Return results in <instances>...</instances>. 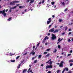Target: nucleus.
<instances>
[{"label": "nucleus", "mask_w": 73, "mask_h": 73, "mask_svg": "<svg viewBox=\"0 0 73 73\" xmlns=\"http://www.w3.org/2000/svg\"><path fill=\"white\" fill-rule=\"evenodd\" d=\"M51 60H52V59H50L48 61L46 62V64H48V63H49V64L50 65L49 66L47 65L46 66V69H48V68H52V65H51V64H52V62L51 61Z\"/></svg>", "instance_id": "obj_1"}, {"label": "nucleus", "mask_w": 73, "mask_h": 73, "mask_svg": "<svg viewBox=\"0 0 73 73\" xmlns=\"http://www.w3.org/2000/svg\"><path fill=\"white\" fill-rule=\"evenodd\" d=\"M52 37H51V38L52 40H56L57 37L54 34H52Z\"/></svg>", "instance_id": "obj_2"}, {"label": "nucleus", "mask_w": 73, "mask_h": 73, "mask_svg": "<svg viewBox=\"0 0 73 73\" xmlns=\"http://www.w3.org/2000/svg\"><path fill=\"white\" fill-rule=\"evenodd\" d=\"M52 18H50L48 19V20L47 21V24H49L50 23L52 22Z\"/></svg>", "instance_id": "obj_3"}, {"label": "nucleus", "mask_w": 73, "mask_h": 73, "mask_svg": "<svg viewBox=\"0 0 73 73\" xmlns=\"http://www.w3.org/2000/svg\"><path fill=\"white\" fill-rule=\"evenodd\" d=\"M64 61H62L61 62V63L60 64L59 66L60 67H63L64 66H63V63H64Z\"/></svg>", "instance_id": "obj_4"}, {"label": "nucleus", "mask_w": 73, "mask_h": 73, "mask_svg": "<svg viewBox=\"0 0 73 73\" xmlns=\"http://www.w3.org/2000/svg\"><path fill=\"white\" fill-rule=\"evenodd\" d=\"M19 1H13V3L10 2V5H13V3H19Z\"/></svg>", "instance_id": "obj_5"}, {"label": "nucleus", "mask_w": 73, "mask_h": 73, "mask_svg": "<svg viewBox=\"0 0 73 73\" xmlns=\"http://www.w3.org/2000/svg\"><path fill=\"white\" fill-rule=\"evenodd\" d=\"M49 32H54V28H53L49 30Z\"/></svg>", "instance_id": "obj_6"}, {"label": "nucleus", "mask_w": 73, "mask_h": 73, "mask_svg": "<svg viewBox=\"0 0 73 73\" xmlns=\"http://www.w3.org/2000/svg\"><path fill=\"white\" fill-rule=\"evenodd\" d=\"M58 32V30L56 29L55 30V31H54L53 33H57V32Z\"/></svg>", "instance_id": "obj_7"}, {"label": "nucleus", "mask_w": 73, "mask_h": 73, "mask_svg": "<svg viewBox=\"0 0 73 73\" xmlns=\"http://www.w3.org/2000/svg\"><path fill=\"white\" fill-rule=\"evenodd\" d=\"M9 50L8 49H6L5 50V52L7 53H9Z\"/></svg>", "instance_id": "obj_8"}, {"label": "nucleus", "mask_w": 73, "mask_h": 73, "mask_svg": "<svg viewBox=\"0 0 73 73\" xmlns=\"http://www.w3.org/2000/svg\"><path fill=\"white\" fill-rule=\"evenodd\" d=\"M27 69H24L23 72V73H25V72H27Z\"/></svg>", "instance_id": "obj_9"}, {"label": "nucleus", "mask_w": 73, "mask_h": 73, "mask_svg": "<svg viewBox=\"0 0 73 73\" xmlns=\"http://www.w3.org/2000/svg\"><path fill=\"white\" fill-rule=\"evenodd\" d=\"M64 69L65 70H66V71L67 72H68V71L69 70V69H68V68H65Z\"/></svg>", "instance_id": "obj_10"}, {"label": "nucleus", "mask_w": 73, "mask_h": 73, "mask_svg": "<svg viewBox=\"0 0 73 73\" xmlns=\"http://www.w3.org/2000/svg\"><path fill=\"white\" fill-rule=\"evenodd\" d=\"M25 7H24L23 6H20L19 7V8H21V9L23 8H24Z\"/></svg>", "instance_id": "obj_11"}, {"label": "nucleus", "mask_w": 73, "mask_h": 73, "mask_svg": "<svg viewBox=\"0 0 73 73\" xmlns=\"http://www.w3.org/2000/svg\"><path fill=\"white\" fill-rule=\"evenodd\" d=\"M61 3L62 4V5H63L64 6H65V3H64V2H61Z\"/></svg>", "instance_id": "obj_12"}, {"label": "nucleus", "mask_w": 73, "mask_h": 73, "mask_svg": "<svg viewBox=\"0 0 73 73\" xmlns=\"http://www.w3.org/2000/svg\"><path fill=\"white\" fill-rule=\"evenodd\" d=\"M50 56V54L48 53V54H47V55H46L45 57H49Z\"/></svg>", "instance_id": "obj_13"}, {"label": "nucleus", "mask_w": 73, "mask_h": 73, "mask_svg": "<svg viewBox=\"0 0 73 73\" xmlns=\"http://www.w3.org/2000/svg\"><path fill=\"white\" fill-rule=\"evenodd\" d=\"M5 12V9H4L2 11V14H3V13H4Z\"/></svg>", "instance_id": "obj_14"}, {"label": "nucleus", "mask_w": 73, "mask_h": 73, "mask_svg": "<svg viewBox=\"0 0 73 73\" xmlns=\"http://www.w3.org/2000/svg\"><path fill=\"white\" fill-rule=\"evenodd\" d=\"M56 52H57V49L55 48L54 49V50L53 51V53H56Z\"/></svg>", "instance_id": "obj_15"}, {"label": "nucleus", "mask_w": 73, "mask_h": 73, "mask_svg": "<svg viewBox=\"0 0 73 73\" xmlns=\"http://www.w3.org/2000/svg\"><path fill=\"white\" fill-rule=\"evenodd\" d=\"M48 37L46 36L44 38V40H46V39H48Z\"/></svg>", "instance_id": "obj_16"}, {"label": "nucleus", "mask_w": 73, "mask_h": 73, "mask_svg": "<svg viewBox=\"0 0 73 73\" xmlns=\"http://www.w3.org/2000/svg\"><path fill=\"white\" fill-rule=\"evenodd\" d=\"M64 28L65 29V31H66L68 29V27H67V26L64 27Z\"/></svg>", "instance_id": "obj_17"}, {"label": "nucleus", "mask_w": 73, "mask_h": 73, "mask_svg": "<svg viewBox=\"0 0 73 73\" xmlns=\"http://www.w3.org/2000/svg\"><path fill=\"white\" fill-rule=\"evenodd\" d=\"M41 56H42V55L41 54L40 55L38 56V58H40Z\"/></svg>", "instance_id": "obj_18"}, {"label": "nucleus", "mask_w": 73, "mask_h": 73, "mask_svg": "<svg viewBox=\"0 0 73 73\" xmlns=\"http://www.w3.org/2000/svg\"><path fill=\"white\" fill-rule=\"evenodd\" d=\"M8 20V21H11V20H12V17L9 18Z\"/></svg>", "instance_id": "obj_19"}, {"label": "nucleus", "mask_w": 73, "mask_h": 73, "mask_svg": "<svg viewBox=\"0 0 73 73\" xmlns=\"http://www.w3.org/2000/svg\"><path fill=\"white\" fill-rule=\"evenodd\" d=\"M59 23H61V21H62V20L60 19L59 20Z\"/></svg>", "instance_id": "obj_20"}, {"label": "nucleus", "mask_w": 73, "mask_h": 73, "mask_svg": "<svg viewBox=\"0 0 73 73\" xmlns=\"http://www.w3.org/2000/svg\"><path fill=\"white\" fill-rule=\"evenodd\" d=\"M17 8V6H15L14 7L11 8V9H15V8Z\"/></svg>", "instance_id": "obj_21"}, {"label": "nucleus", "mask_w": 73, "mask_h": 73, "mask_svg": "<svg viewBox=\"0 0 73 73\" xmlns=\"http://www.w3.org/2000/svg\"><path fill=\"white\" fill-rule=\"evenodd\" d=\"M61 72V70H59L57 71L56 72L57 73H59V72Z\"/></svg>", "instance_id": "obj_22"}, {"label": "nucleus", "mask_w": 73, "mask_h": 73, "mask_svg": "<svg viewBox=\"0 0 73 73\" xmlns=\"http://www.w3.org/2000/svg\"><path fill=\"white\" fill-rule=\"evenodd\" d=\"M58 47L59 49H60L61 48V46L59 45H58Z\"/></svg>", "instance_id": "obj_23"}, {"label": "nucleus", "mask_w": 73, "mask_h": 73, "mask_svg": "<svg viewBox=\"0 0 73 73\" xmlns=\"http://www.w3.org/2000/svg\"><path fill=\"white\" fill-rule=\"evenodd\" d=\"M51 4H52V5H54V2L52 1L51 3Z\"/></svg>", "instance_id": "obj_24"}, {"label": "nucleus", "mask_w": 73, "mask_h": 73, "mask_svg": "<svg viewBox=\"0 0 73 73\" xmlns=\"http://www.w3.org/2000/svg\"><path fill=\"white\" fill-rule=\"evenodd\" d=\"M31 68H29V70L27 71V72L28 73H29V71H30V70H31Z\"/></svg>", "instance_id": "obj_25"}, {"label": "nucleus", "mask_w": 73, "mask_h": 73, "mask_svg": "<svg viewBox=\"0 0 73 73\" xmlns=\"http://www.w3.org/2000/svg\"><path fill=\"white\" fill-rule=\"evenodd\" d=\"M3 15L4 16H5L7 15V13H3Z\"/></svg>", "instance_id": "obj_26"}, {"label": "nucleus", "mask_w": 73, "mask_h": 73, "mask_svg": "<svg viewBox=\"0 0 73 73\" xmlns=\"http://www.w3.org/2000/svg\"><path fill=\"white\" fill-rule=\"evenodd\" d=\"M11 62H15V60H11Z\"/></svg>", "instance_id": "obj_27"}, {"label": "nucleus", "mask_w": 73, "mask_h": 73, "mask_svg": "<svg viewBox=\"0 0 73 73\" xmlns=\"http://www.w3.org/2000/svg\"><path fill=\"white\" fill-rule=\"evenodd\" d=\"M21 66V64H19L17 68L18 69H19L20 68V66Z\"/></svg>", "instance_id": "obj_28"}, {"label": "nucleus", "mask_w": 73, "mask_h": 73, "mask_svg": "<svg viewBox=\"0 0 73 73\" xmlns=\"http://www.w3.org/2000/svg\"><path fill=\"white\" fill-rule=\"evenodd\" d=\"M68 9L67 8H66L65 9L64 11V12H66V11Z\"/></svg>", "instance_id": "obj_29"}, {"label": "nucleus", "mask_w": 73, "mask_h": 73, "mask_svg": "<svg viewBox=\"0 0 73 73\" xmlns=\"http://www.w3.org/2000/svg\"><path fill=\"white\" fill-rule=\"evenodd\" d=\"M11 9H11V8H10V10H9V11L10 12H12V10Z\"/></svg>", "instance_id": "obj_30"}, {"label": "nucleus", "mask_w": 73, "mask_h": 73, "mask_svg": "<svg viewBox=\"0 0 73 73\" xmlns=\"http://www.w3.org/2000/svg\"><path fill=\"white\" fill-rule=\"evenodd\" d=\"M61 40V38H59L58 40V41H60V40Z\"/></svg>", "instance_id": "obj_31"}, {"label": "nucleus", "mask_w": 73, "mask_h": 73, "mask_svg": "<svg viewBox=\"0 0 73 73\" xmlns=\"http://www.w3.org/2000/svg\"><path fill=\"white\" fill-rule=\"evenodd\" d=\"M45 40L44 39L42 41V43H44V42H45Z\"/></svg>", "instance_id": "obj_32"}, {"label": "nucleus", "mask_w": 73, "mask_h": 73, "mask_svg": "<svg viewBox=\"0 0 73 73\" xmlns=\"http://www.w3.org/2000/svg\"><path fill=\"white\" fill-rule=\"evenodd\" d=\"M50 50V48L47 49L46 50V51H47V52H48Z\"/></svg>", "instance_id": "obj_33"}, {"label": "nucleus", "mask_w": 73, "mask_h": 73, "mask_svg": "<svg viewBox=\"0 0 73 73\" xmlns=\"http://www.w3.org/2000/svg\"><path fill=\"white\" fill-rule=\"evenodd\" d=\"M48 52H44V54H47Z\"/></svg>", "instance_id": "obj_34"}, {"label": "nucleus", "mask_w": 73, "mask_h": 73, "mask_svg": "<svg viewBox=\"0 0 73 73\" xmlns=\"http://www.w3.org/2000/svg\"><path fill=\"white\" fill-rule=\"evenodd\" d=\"M27 52H26V53H24L23 54V55L24 56H25V55H27Z\"/></svg>", "instance_id": "obj_35"}, {"label": "nucleus", "mask_w": 73, "mask_h": 73, "mask_svg": "<svg viewBox=\"0 0 73 73\" xmlns=\"http://www.w3.org/2000/svg\"><path fill=\"white\" fill-rule=\"evenodd\" d=\"M37 61V60H36L34 62V63H36Z\"/></svg>", "instance_id": "obj_36"}, {"label": "nucleus", "mask_w": 73, "mask_h": 73, "mask_svg": "<svg viewBox=\"0 0 73 73\" xmlns=\"http://www.w3.org/2000/svg\"><path fill=\"white\" fill-rule=\"evenodd\" d=\"M30 1L32 3H33V2L34 1L33 0H31Z\"/></svg>", "instance_id": "obj_37"}, {"label": "nucleus", "mask_w": 73, "mask_h": 73, "mask_svg": "<svg viewBox=\"0 0 73 73\" xmlns=\"http://www.w3.org/2000/svg\"><path fill=\"white\" fill-rule=\"evenodd\" d=\"M20 58V56H18L17 57L16 59H18V58Z\"/></svg>", "instance_id": "obj_38"}, {"label": "nucleus", "mask_w": 73, "mask_h": 73, "mask_svg": "<svg viewBox=\"0 0 73 73\" xmlns=\"http://www.w3.org/2000/svg\"><path fill=\"white\" fill-rule=\"evenodd\" d=\"M44 1V0H43V1H42V4L43 3H44V1Z\"/></svg>", "instance_id": "obj_39"}, {"label": "nucleus", "mask_w": 73, "mask_h": 73, "mask_svg": "<svg viewBox=\"0 0 73 73\" xmlns=\"http://www.w3.org/2000/svg\"><path fill=\"white\" fill-rule=\"evenodd\" d=\"M72 65H73V64L72 63H70V66H72Z\"/></svg>", "instance_id": "obj_40"}, {"label": "nucleus", "mask_w": 73, "mask_h": 73, "mask_svg": "<svg viewBox=\"0 0 73 73\" xmlns=\"http://www.w3.org/2000/svg\"><path fill=\"white\" fill-rule=\"evenodd\" d=\"M55 15H53L52 16V17L53 18H54V17H55Z\"/></svg>", "instance_id": "obj_41"}, {"label": "nucleus", "mask_w": 73, "mask_h": 73, "mask_svg": "<svg viewBox=\"0 0 73 73\" xmlns=\"http://www.w3.org/2000/svg\"><path fill=\"white\" fill-rule=\"evenodd\" d=\"M68 73H72V71H70L68 72Z\"/></svg>", "instance_id": "obj_42"}, {"label": "nucleus", "mask_w": 73, "mask_h": 73, "mask_svg": "<svg viewBox=\"0 0 73 73\" xmlns=\"http://www.w3.org/2000/svg\"><path fill=\"white\" fill-rule=\"evenodd\" d=\"M32 54H33V55H34L35 54V52H33L32 53Z\"/></svg>", "instance_id": "obj_43"}, {"label": "nucleus", "mask_w": 73, "mask_h": 73, "mask_svg": "<svg viewBox=\"0 0 73 73\" xmlns=\"http://www.w3.org/2000/svg\"><path fill=\"white\" fill-rule=\"evenodd\" d=\"M39 45H40V43H38L37 44V46H39Z\"/></svg>", "instance_id": "obj_44"}, {"label": "nucleus", "mask_w": 73, "mask_h": 73, "mask_svg": "<svg viewBox=\"0 0 73 73\" xmlns=\"http://www.w3.org/2000/svg\"><path fill=\"white\" fill-rule=\"evenodd\" d=\"M29 1H30V0H28L26 2L27 3H28V2H29Z\"/></svg>", "instance_id": "obj_45"}, {"label": "nucleus", "mask_w": 73, "mask_h": 73, "mask_svg": "<svg viewBox=\"0 0 73 73\" xmlns=\"http://www.w3.org/2000/svg\"><path fill=\"white\" fill-rule=\"evenodd\" d=\"M72 34V33L71 32H70L68 33V35H71Z\"/></svg>", "instance_id": "obj_46"}, {"label": "nucleus", "mask_w": 73, "mask_h": 73, "mask_svg": "<svg viewBox=\"0 0 73 73\" xmlns=\"http://www.w3.org/2000/svg\"><path fill=\"white\" fill-rule=\"evenodd\" d=\"M71 55V54H68V56H70Z\"/></svg>", "instance_id": "obj_47"}, {"label": "nucleus", "mask_w": 73, "mask_h": 73, "mask_svg": "<svg viewBox=\"0 0 73 73\" xmlns=\"http://www.w3.org/2000/svg\"><path fill=\"white\" fill-rule=\"evenodd\" d=\"M65 72V70L64 69L63 70V71L62 72V73H64V72Z\"/></svg>", "instance_id": "obj_48"}, {"label": "nucleus", "mask_w": 73, "mask_h": 73, "mask_svg": "<svg viewBox=\"0 0 73 73\" xmlns=\"http://www.w3.org/2000/svg\"><path fill=\"white\" fill-rule=\"evenodd\" d=\"M2 11H0V14H1V13H2Z\"/></svg>", "instance_id": "obj_49"}, {"label": "nucleus", "mask_w": 73, "mask_h": 73, "mask_svg": "<svg viewBox=\"0 0 73 73\" xmlns=\"http://www.w3.org/2000/svg\"><path fill=\"white\" fill-rule=\"evenodd\" d=\"M50 33H48V36H50Z\"/></svg>", "instance_id": "obj_50"}, {"label": "nucleus", "mask_w": 73, "mask_h": 73, "mask_svg": "<svg viewBox=\"0 0 73 73\" xmlns=\"http://www.w3.org/2000/svg\"><path fill=\"white\" fill-rule=\"evenodd\" d=\"M68 41L69 42H70V41H71V40H70V39H69L68 40Z\"/></svg>", "instance_id": "obj_51"}, {"label": "nucleus", "mask_w": 73, "mask_h": 73, "mask_svg": "<svg viewBox=\"0 0 73 73\" xmlns=\"http://www.w3.org/2000/svg\"><path fill=\"white\" fill-rule=\"evenodd\" d=\"M24 13H25V12H22V15H23V14H24Z\"/></svg>", "instance_id": "obj_52"}, {"label": "nucleus", "mask_w": 73, "mask_h": 73, "mask_svg": "<svg viewBox=\"0 0 73 73\" xmlns=\"http://www.w3.org/2000/svg\"><path fill=\"white\" fill-rule=\"evenodd\" d=\"M54 28H57V25H55V26H54Z\"/></svg>", "instance_id": "obj_53"}, {"label": "nucleus", "mask_w": 73, "mask_h": 73, "mask_svg": "<svg viewBox=\"0 0 73 73\" xmlns=\"http://www.w3.org/2000/svg\"><path fill=\"white\" fill-rule=\"evenodd\" d=\"M70 53H72V50H71L70 51Z\"/></svg>", "instance_id": "obj_54"}, {"label": "nucleus", "mask_w": 73, "mask_h": 73, "mask_svg": "<svg viewBox=\"0 0 73 73\" xmlns=\"http://www.w3.org/2000/svg\"><path fill=\"white\" fill-rule=\"evenodd\" d=\"M35 46H33V49H34V48H35Z\"/></svg>", "instance_id": "obj_55"}, {"label": "nucleus", "mask_w": 73, "mask_h": 73, "mask_svg": "<svg viewBox=\"0 0 73 73\" xmlns=\"http://www.w3.org/2000/svg\"><path fill=\"white\" fill-rule=\"evenodd\" d=\"M65 32L63 33H62V35H64V34H65Z\"/></svg>", "instance_id": "obj_56"}, {"label": "nucleus", "mask_w": 73, "mask_h": 73, "mask_svg": "<svg viewBox=\"0 0 73 73\" xmlns=\"http://www.w3.org/2000/svg\"><path fill=\"white\" fill-rule=\"evenodd\" d=\"M68 31H71V29H70L68 30Z\"/></svg>", "instance_id": "obj_57"}, {"label": "nucleus", "mask_w": 73, "mask_h": 73, "mask_svg": "<svg viewBox=\"0 0 73 73\" xmlns=\"http://www.w3.org/2000/svg\"><path fill=\"white\" fill-rule=\"evenodd\" d=\"M63 27V26H61L60 27V28H61Z\"/></svg>", "instance_id": "obj_58"}, {"label": "nucleus", "mask_w": 73, "mask_h": 73, "mask_svg": "<svg viewBox=\"0 0 73 73\" xmlns=\"http://www.w3.org/2000/svg\"><path fill=\"white\" fill-rule=\"evenodd\" d=\"M49 28L50 27H52V25H50L49 26Z\"/></svg>", "instance_id": "obj_59"}, {"label": "nucleus", "mask_w": 73, "mask_h": 73, "mask_svg": "<svg viewBox=\"0 0 73 73\" xmlns=\"http://www.w3.org/2000/svg\"><path fill=\"white\" fill-rule=\"evenodd\" d=\"M34 59H35V57H33V58H32V60H34Z\"/></svg>", "instance_id": "obj_60"}, {"label": "nucleus", "mask_w": 73, "mask_h": 73, "mask_svg": "<svg viewBox=\"0 0 73 73\" xmlns=\"http://www.w3.org/2000/svg\"><path fill=\"white\" fill-rule=\"evenodd\" d=\"M59 64H60V63H56V64L57 65H59Z\"/></svg>", "instance_id": "obj_61"}, {"label": "nucleus", "mask_w": 73, "mask_h": 73, "mask_svg": "<svg viewBox=\"0 0 73 73\" xmlns=\"http://www.w3.org/2000/svg\"><path fill=\"white\" fill-rule=\"evenodd\" d=\"M8 11V9H7L5 10V12H7Z\"/></svg>", "instance_id": "obj_62"}, {"label": "nucleus", "mask_w": 73, "mask_h": 73, "mask_svg": "<svg viewBox=\"0 0 73 73\" xmlns=\"http://www.w3.org/2000/svg\"><path fill=\"white\" fill-rule=\"evenodd\" d=\"M31 66H32V65H29V67L30 68H31Z\"/></svg>", "instance_id": "obj_63"}, {"label": "nucleus", "mask_w": 73, "mask_h": 73, "mask_svg": "<svg viewBox=\"0 0 73 73\" xmlns=\"http://www.w3.org/2000/svg\"><path fill=\"white\" fill-rule=\"evenodd\" d=\"M32 72V70H31L30 71V73H31V72Z\"/></svg>", "instance_id": "obj_64"}]
</instances>
